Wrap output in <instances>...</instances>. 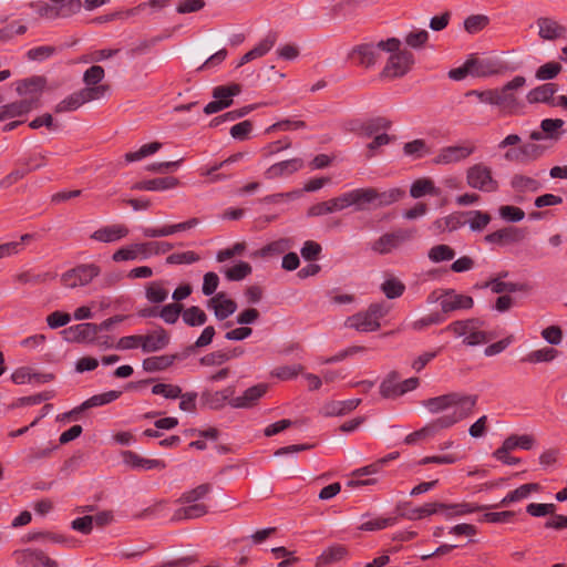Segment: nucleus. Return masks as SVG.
I'll return each instance as SVG.
<instances>
[{
    "label": "nucleus",
    "instance_id": "obj_1",
    "mask_svg": "<svg viewBox=\"0 0 567 567\" xmlns=\"http://www.w3.org/2000/svg\"><path fill=\"white\" fill-rule=\"evenodd\" d=\"M422 404L430 413L436 414L444 412V414L437 417L433 423L409 434L405 437L408 444H413L441 429L451 427L467 417L476 404V396L452 392L427 399L423 401Z\"/></svg>",
    "mask_w": 567,
    "mask_h": 567
},
{
    "label": "nucleus",
    "instance_id": "obj_2",
    "mask_svg": "<svg viewBox=\"0 0 567 567\" xmlns=\"http://www.w3.org/2000/svg\"><path fill=\"white\" fill-rule=\"evenodd\" d=\"M43 86L44 80L39 76L27 79L19 83L17 87L18 93L30 94V97L1 106L0 121L21 116L30 112L33 107L37 106L38 94L41 92Z\"/></svg>",
    "mask_w": 567,
    "mask_h": 567
},
{
    "label": "nucleus",
    "instance_id": "obj_3",
    "mask_svg": "<svg viewBox=\"0 0 567 567\" xmlns=\"http://www.w3.org/2000/svg\"><path fill=\"white\" fill-rule=\"evenodd\" d=\"M486 508L485 506H473L470 503H455L447 504L442 502H434L425 504L421 507L412 509L410 513H402L403 516H406L409 519H421L423 517L443 513L446 518H452L454 516H464L470 513H474L480 509Z\"/></svg>",
    "mask_w": 567,
    "mask_h": 567
},
{
    "label": "nucleus",
    "instance_id": "obj_4",
    "mask_svg": "<svg viewBox=\"0 0 567 567\" xmlns=\"http://www.w3.org/2000/svg\"><path fill=\"white\" fill-rule=\"evenodd\" d=\"M390 307L385 302L372 303L365 311L349 317L344 326L360 332L375 331L380 320L388 315Z\"/></svg>",
    "mask_w": 567,
    "mask_h": 567
},
{
    "label": "nucleus",
    "instance_id": "obj_5",
    "mask_svg": "<svg viewBox=\"0 0 567 567\" xmlns=\"http://www.w3.org/2000/svg\"><path fill=\"white\" fill-rule=\"evenodd\" d=\"M400 45L401 41L396 38L381 40L378 43H363L352 49L349 53V59L357 61L360 65L369 68L375 63L380 51H393Z\"/></svg>",
    "mask_w": 567,
    "mask_h": 567
},
{
    "label": "nucleus",
    "instance_id": "obj_6",
    "mask_svg": "<svg viewBox=\"0 0 567 567\" xmlns=\"http://www.w3.org/2000/svg\"><path fill=\"white\" fill-rule=\"evenodd\" d=\"M446 330L456 337H464L467 346H480L488 342L492 336L484 330V322L480 319H467L452 322Z\"/></svg>",
    "mask_w": 567,
    "mask_h": 567
},
{
    "label": "nucleus",
    "instance_id": "obj_7",
    "mask_svg": "<svg viewBox=\"0 0 567 567\" xmlns=\"http://www.w3.org/2000/svg\"><path fill=\"white\" fill-rule=\"evenodd\" d=\"M172 248L173 245L165 241L134 244L116 250L113 255V260H144L153 255L165 254L169 251Z\"/></svg>",
    "mask_w": 567,
    "mask_h": 567
},
{
    "label": "nucleus",
    "instance_id": "obj_8",
    "mask_svg": "<svg viewBox=\"0 0 567 567\" xmlns=\"http://www.w3.org/2000/svg\"><path fill=\"white\" fill-rule=\"evenodd\" d=\"M466 183L471 188L484 193L498 189V182L494 178L492 168L484 163H476L466 169Z\"/></svg>",
    "mask_w": 567,
    "mask_h": 567
},
{
    "label": "nucleus",
    "instance_id": "obj_9",
    "mask_svg": "<svg viewBox=\"0 0 567 567\" xmlns=\"http://www.w3.org/2000/svg\"><path fill=\"white\" fill-rule=\"evenodd\" d=\"M476 150L471 141H463L460 144L442 147L433 159L436 165L457 164L468 158Z\"/></svg>",
    "mask_w": 567,
    "mask_h": 567
},
{
    "label": "nucleus",
    "instance_id": "obj_10",
    "mask_svg": "<svg viewBox=\"0 0 567 567\" xmlns=\"http://www.w3.org/2000/svg\"><path fill=\"white\" fill-rule=\"evenodd\" d=\"M107 87L105 85H100L97 87H84L63 101H61L56 107V112H70L79 109L81 105H83L86 102L101 99L104 96Z\"/></svg>",
    "mask_w": 567,
    "mask_h": 567
},
{
    "label": "nucleus",
    "instance_id": "obj_11",
    "mask_svg": "<svg viewBox=\"0 0 567 567\" xmlns=\"http://www.w3.org/2000/svg\"><path fill=\"white\" fill-rule=\"evenodd\" d=\"M391 53L388 63L384 68V74L391 78H399L404 75L414 63V56L412 52L408 50H402L401 45L393 51H388Z\"/></svg>",
    "mask_w": 567,
    "mask_h": 567
},
{
    "label": "nucleus",
    "instance_id": "obj_12",
    "mask_svg": "<svg viewBox=\"0 0 567 567\" xmlns=\"http://www.w3.org/2000/svg\"><path fill=\"white\" fill-rule=\"evenodd\" d=\"M100 274V268L95 265H81L64 272L61 282L68 288L87 285L94 277Z\"/></svg>",
    "mask_w": 567,
    "mask_h": 567
},
{
    "label": "nucleus",
    "instance_id": "obj_13",
    "mask_svg": "<svg viewBox=\"0 0 567 567\" xmlns=\"http://www.w3.org/2000/svg\"><path fill=\"white\" fill-rule=\"evenodd\" d=\"M414 233L410 229H396L392 233L382 235L372 244V249L381 255L391 252L400 244L413 238Z\"/></svg>",
    "mask_w": 567,
    "mask_h": 567
},
{
    "label": "nucleus",
    "instance_id": "obj_14",
    "mask_svg": "<svg viewBox=\"0 0 567 567\" xmlns=\"http://www.w3.org/2000/svg\"><path fill=\"white\" fill-rule=\"evenodd\" d=\"M100 328L95 323H79L64 329L61 333L68 342H92Z\"/></svg>",
    "mask_w": 567,
    "mask_h": 567
},
{
    "label": "nucleus",
    "instance_id": "obj_15",
    "mask_svg": "<svg viewBox=\"0 0 567 567\" xmlns=\"http://www.w3.org/2000/svg\"><path fill=\"white\" fill-rule=\"evenodd\" d=\"M526 83L524 76L517 75L506 83L502 89L494 90L495 102L501 107H513L516 105L515 92L522 89Z\"/></svg>",
    "mask_w": 567,
    "mask_h": 567
},
{
    "label": "nucleus",
    "instance_id": "obj_16",
    "mask_svg": "<svg viewBox=\"0 0 567 567\" xmlns=\"http://www.w3.org/2000/svg\"><path fill=\"white\" fill-rule=\"evenodd\" d=\"M121 455L123 463L132 470L152 471L165 468V463L163 461L155 458H146L130 450L123 451Z\"/></svg>",
    "mask_w": 567,
    "mask_h": 567
},
{
    "label": "nucleus",
    "instance_id": "obj_17",
    "mask_svg": "<svg viewBox=\"0 0 567 567\" xmlns=\"http://www.w3.org/2000/svg\"><path fill=\"white\" fill-rule=\"evenodd\" d=\"M207 306L209 309L214 310L218 320H225L237 309L236 302L228 298L225 292H218L215 295L208 300Z\"/></svg>",
    "mask_w": 567,
    "mask_h": 567
},
{
    "label": "nucleus",
    "instance_id": "obj_18",
    "mask_svg": "<svg viewBox=\"0 0 567 567\" xmlns=\"http://www.w3.org/2000/svg\"><path fill=\"white\" fill-rule=\"evenodd\" d=\"M121 395L120 391H109L105 393L96 394L84 401L79 408L72 410L71 412L64 414V417H73L75 419L78 414L84 410L102 406L104 404L111 403L115 401Z\"/></svg>",
    "mask_w": 567,
    "mask_h": 567
},
{
    "label": "nucleus",
    "instance_id": "obj_19",
    "mask_svg": "<svg viewBox=\"0 0 567 567\" xmlns=\"http://www.w3.org/2000/svg\"><path fill=\"white\" fill-rule=\"evenodd\" d=\"M168 343L169 334L163 328L142 336V351L145 353L159 351Z\"/></svg>",
    "mask_w": 567,
    "mask_h": 567
},
{
    "label": "nucleus",
    "instance_id": "obj_20",
    "mask_svg": "<svg viewBox=\"0 0 567 567\" xmlns=\"http://www.w3.org/2000/svg\"><path fill=\"white\" fill-rule=\"evenodd\" d=\"M266 384H257L247 389L243 395L230 400V405L237 409H247L254 406L257 401L266 393Z\"/></svg>",
    "mask_w": 567,
    "mask_h": 567
},
{
    "label": "nucleus",
    "instance_id": "obj_21",
    "mask_svg": "<svg viewBox=\"0 0 567 567\" xmlns=\"http://www.w3.org/2000/svg\"><path fill=\"white\" fill-rule=\"evenodd\" d=\"M538 25V34L542 39L553 41L566 33V27L558 23L556 20L547 17L538 18L536 21Z\"/></svg>",
    "mask_w": 567,
    "mask_h": 567
},
{
    "label": "nucleus",
    "instance_id": "obj_22",
    "mask_svg": "<svg viewBox=\"0 0 567 567\" xmlns=\"http://www.w3.org/2000/svg\"><path fill=\"white\" fill-rule=\"evenodd\" d=\"M473 303L472 297L456 293L454 290H446L445 297L442 299V311L449 313L455 310L470 309Z\"/></svg>",
    "mask_w": 567,
    "mask_h": 567
},
{
    "label": "nucleus",
    "instance_id": "obj_23",
    "mask_svg": "<svg viewBox=\"0 0 567 567\" xmlns=\"http://www.w3.org/2000/svg\"><path fill=\"white\" fill-rule=\"evenodd\" d=\"M303 166V161L301 158H291L287 161H282L271 165L265 173L267 178H277L281 176L291 175L295 172H298Z\"/></svg>",
    "mask_w": 567,
    "mask_h": 567
},
{
    "label": "nucleus",
    "instance_id": "obj_24",
    "mask_svg": "<svg viewBox=\"0 0 567 567\" xmlns=\"http://www.w3.org/2000/svg\"><path fill=\"white\" fill-rule=\"evenodd\" d=\"M565 122L560 118H545L540 122L542 131H534L530 134V138L539 141L543 138H557L560 135V130Z\"/></svg>",
    "mask_w": 567,
    "mask_h": 567
},
{
    "label": "nucleus",
    "instance_id": "obj_25",
    "mask_svg": "<svg viewBox=\"0 0 567 567\" xmlns=\"http://www.w3.org/2000/svg\"><path fill=\"white\" fill-rule=\"evenodd\" d=\"M361 403V399H351L346 401H332L324 404L321 409V413L324 416H341L353 411Z\"/></svg>",
    "mask_w": 567,
    "mask_h": 567
},
{
    "label": "nucleus",
    "instance_id": "obj_26",
    "mask_svg": "<svg viewBox=\"0 0 567 567\" xmlns=\"http://www.w3.org/2000/svg\"><path fill=\"white\" fill-rule=\"evenodd\" d=\"M350 204L357 210H364L369 205L375 206V189L374 188H357L348 192Z\"/></svg>",
    "mask_w": 567,
    "mask_h": 567
},
{
    "label": "nucleus",
    "instance_id": "obj_27",
    "mask_svg": "<svg viewBox=\"0 0 567 567\" xmlns=\"http://www.w3.org/2000/svg\"><path fill=\"white\" fill-rule=\"evenodd\" d=\"M187 505L178 508L172 516L174 522H183L199 518L208 513V507L204 503H186Z\"/></svg>",
    "mask_w": 567,
    "mask_h": 567
},
{
    "label": "nucleus",
    "instance_id": "obj_28",
    "mask_svg": "<svg viewBox=\"0 0 567 567\" xmlns=\"http://www.w3.org/2000/svg\"><path fill=\"white\" fill-rule=\"evenodd\" d=\"M178 181L174 177L154 178L136 183L132 188L136 190L161 192L174 188Z\"/></svg>",
    "mask_w": 567,
    "mask_h": 567
},
{
    "label": "nucleus",
    "instance_id": "obj_29",
    "mask_svg": "<svg viewBox=\"0 0 567 567\" xmlns=\"http://www.w3.org/2000/svg\"><path fill=\"white\" fill-rule=\"evenodd\" d=\"M128 234L124 225H112L97 229L92 234V238L102 243L116 241Z\"/></svg>",
    "mask_w": 567,
    "mask_h": 567
},
{
    "label": "nucleus",
    "instance_id": "obj_30",
    "mask_svg": "<svg viewBox=\"0 0 567 567\" xmlns=\"http://www.w3.org/2000/svg\"><path fill=\"white\" fill-rule=\"evenodd\" d=\"M539 489V485L536 484V483H529V484H524L522 486H519L518 488L509 492L502 501L499 504L495 505L494 507H502V506H507L509 505L511 503H515V502H519L526 497H528V495L532 493V492H536Z\"/></svg>",
    "mask_w": 567,
    "mask_h": 567
},
{
    "label": "nucleus",
    "instance_id": "obj_31",
    "mask_svg": "<svg viewBox=\"0 0 567 567\" xmlns=\"http://www.w3.org/2000/svg\"><path fill=\"white\" fill-rule=\"evenodd\" d=\"M347 556L346 547L341 545H334L326 549L318 558H317V567H324L334 563L342 560Z\"/></svg>",
    "mask_w": 567,
    "mask_h": 567
},
{
    "label": "nucleus",
    "instance_id": "obj_32",
    "mask_svg": "<svg viewBox=\"0 0 567 567\" xmlns=\"http://www.w3.org/2000/svg\"><path fill=\"white\" fill-rule=\"evenodd\" d=\"M426 194L437 196L440 195V189L435 187L433 181L430 178L416 179L410 188V195L413 198H421Z\"/></svg>",
    "mask_w": 567,
    "mask_h": 567
},
{
    "label": "nucleus",
    "instance_id": "obj_33",
    "mask_svg": "<svg viewBox=\"0 0 567 567\" xmlns=\"http://www.w3.org/2000/svg\"><path fill=\"white\" fill-rule=\"evenodd\" d=\"M511 186L518 193L537 192L540 189V183L529 176L516 174L511 179Z\"/></svg>",
    "mask_w": 567,
    "mask_h": 567
},
{
    "label": "nucleus",
    "instance_id": "obj_34",
    "mask_svg": "<svg viewBox=\"0 0 567 567\" xmlns=\"http://www.w3.org/2000/svg\"><path fill=\"white\" fill-rule=\"evenodd\" d=\"M557 92V85L554 83H546L532 90L527 94V100L530 103L549 102L554 94Z\"/></svg>",
    "mask_w": 567,
    "mask_h": 567
},
{
    "label": "nucleus",
    "instance_id": "obj_35",
    "mask_svg": "<svg viewBox=\"0 0 567 567\" xmlns=\"http://www.w3.org/2000/svg\"><path fill=\"white\" fill-rule=\"evenodd\" d=\"M491 221V216L482 210L465 212V225H468L473 231L483 230Z\"/></svg>",
    "mask_w": 567,
    "mask_h": 567
},
{
    "label": "nucleus",
    "instance_id": "obj_36",
    "mask_svg": "<svg viewBox=\"0 0 567 567\" xmlns=\"http://www.w3.org/2000/svg\"><path fill=\"white\" fill-rule=\"evenodd\" d=\"M241 92V86L239 84H230V85H220L216 86L213 91L214 99L219 102H227V107L233 104V97L238 95Z\"/></svg>",
    "mask_w": 567,
    "mask_h": 567
},
{
    "label": "nucleus",
    "instance_id": "obj_37",
    "mask_svg": "<svg viewBox=\"0 0 567 567\" xmlns=\"http://www.w3.org/2000/svg\"><path fill=\"white\" fill-rule=\"evenodd\" d=\"M470 74L474 76H487L494 72L493 64L488 60L472 56L467 60Z\"/></svg>",
    "mask_w": 567,
    "mask_h": 567
},
{
    "label": "nucleus",
    "instance_id": "obj_38",
    "mask_svg": "<svg viewBox=\"0 0 567 567\" xmlns=\"http://www.w3.org/2000/svg\"><path fill=\"white\" fill-rule=\"evenodd\" d=\"M177 359V354L172 355H161V357H151L144 360L143 368L146 371H159L164 370L173 364V362Z\"/></svg>",
    "mask_w": 567,
    "mask_h": 567
},
{
    "label": "nucleus",
    "instance_id": "obj_39",
    "mask_svg": "<svg viewBox=\"0 0 567 567\" xmlns=\"http://www.w3.org/2000/svg\"><path fill=\"white\" fill-rule=\"evenodd\" d=\"M168 293L169 291L164 287L163 281H153L146 287V298L153 303L164 302Z\"/></svg>",
    "mask_w": 567,
    "mask_h": 567
},
{
    "label": "nucleus",
    "instance_id": "obj_40",
    "mask_svg": "<svg viewBox=\"0 0 567 567\" xmlns=\"http://www.w3.org/2000/svg\"><path fill=\"white\" fill-rule=\"evenodd\" d=\"M212 492L210 484H200L197 487L185 492L181 498V503H200Z\"/></svg>",
    "mask_w": 567,
    "mask_h": 567
},
{
    "label": "nucleus",
    "instance_id": "obj_41",
    "mask_svg": "<svg viewBox=\"0 0 567 567\" xmlns=\"http://www.w3.org/2000/svg\"><path fill=\"white\" fill-rule=\"evenodd\" d=\"M517 229L515 228H503L497 231L491 233L485 236V240L491 244H503L515 241L518 239Z\"/></svg>",
    "mask_w": 567,
    "mask_h": 567
},
{
    "label": "nucleus",
    "instance_id": "obj_42",
    "mask_svg": "<svg viewBox=\"0 0 567 567\" xmlns=\"http://www.w3.org/2000/svg\"><path fill=\"white\" fill-rule=\"evenodd\" d=\"M381 290L389 299H395L402 296L405 286L398 278L390 277L381 285Z\"/></svg>",
    "mask_w": 567,
    "mask_h": 567
},
{
    "label": "nucleus",
    "instance_id": "obj_43",
    "mask_svg": "<svg viewBox=\"0 0 567 567\" xmlns=\"http://www.w3.org/2000/svg\"><path fill=\"white\" fill-rule=\"evenodd\" d=\"M404 192L400 188H393L385 192H378L375 189V207H383L400 200Z\"/></svg>",
    "mask_w": 567,
    "mask_h": 567
},
{
    "label": "nucleus",
    "instance_id": "obj_44",
    "mask_svg": "<svg viewBox=\"0 0 567 567\" xmlns=\"http://www.w3.org/2000/svg\"><path fill=\"white\" fill-rule=\"evenodd\" d=\"M183 320L190 327H199L207 321V316L199 307L193 306L183 312Z\"/></svg>",
    "mask_w": 567,
    "mask_h": 567
},
{
    "label": "nucleus",
    "instance_id": "obj_45",
    "mask_svg": "<svg viewBox=\"0 0 567 567\" xmlns=\"http://www.w3.org/2000/svg\"><path fill=\"white\" fill-rule=\"evenodd\" d=\"M226 278L231 281H239L251 272V266L248 262L240 261L237 265L223 269Z\"/></svg>",
    "mask_w": 567,
    "mask_h": 567
},
{
    "label": "nucleus",
    "instance_id": "obj_46",
    "mask_svg": "<svg viewBox=\"0 0 567 567\" xmlns=\"http://www.w3.org/2000/svg\"><path fill=\"white\" fill-rule=\"evenodd\" d=\"M291 248V240L288 238H280L275 240L265 247H262L259 251L260 256H270V255H279Z\"/></svg>",
    "mask_w": 567,
    "mask_h": 567
},
{
    "label": "nucleus",
    "instance_id": "obj_47",
    "mask_svg": "<svg viewBox=\"0 0 567 567\" xmlns=\"http://www.w3.org/2000/svg\"><path fill=\"white\" fill-rule=\"evenodd\" d=\"M161 147H162V144L159 142H153V143L145 144L138 151L127 153L125 155V159L127 162L141 161L144 157L156 153L157 151L161 150Z\"/></svg>",
    "mask_w": 567,
    "mask_h": 567
},
{
    "label": "nucleus",
    "instance_id": "obj_48",
    "mask_svg": "<svg viewBox=\"0 0 567 567\" xmlns=\"http://www.w3.org/2000/svg\"><path fill=\"white\" fill-rule=\"evenodd\" d=\"M557 350L547 347L532 351L524 360L530 363L549 362L557 357Z\"/></svg>",
    "mask_w": 567,
    "mask_h": 567
},
{
    "label": "nucleus",
    "instance_id": "obj_49",
    "mask_svg": "<svg viewBox=\"0 0 567 567\" xmlns=\"http://www.w3.org/2000/svg\"><path fill=\"white\" fill-rule=\"evenodd\" d=\"M455 251L447 245H436L429 250V258L434 262L452 260Z\"/></svg>",
    "mask_w": 567,
    "mask_h": 567
},
{
    "label": "nucleus",
    "instance_id": "obj_50",
    "mask_svg": "<svg viewBox=\"0 0 567 567\" xmlns=\"http://www.w3.org/2000/svg\"><path fill=\"white\" fill-rule=\"evenodd\" d=\"M277 37L275 33H269L256 47L250 50L254 60L266 55L276 44Z\"/></svg>",
    "mask_w": 567,
    "mask_h": 567
},
{
    "label": "nucleus",
    "instance_id": "obj_51",
    "mask_svg": "<svg viewBox=\"0 0 567 567\" xmlns=\"http://www.w3.org/2000/svg\"><path fill=\"white\" fill-rule=\"evenodd\" d=\"M489 22V18L484 14L470 16L465 22L464 28L468 33H477L483 30Z\"/></svg>",
    "mask_w": 567,
    "mask_h": 567
},
{
    "label": "nucleus",
    "instance_id": "obj_52",
    "mask_svg": "<svg viewBox=\"0 0 567 567\" xmlns=\"http://www.w3.org/2000/svg\"><path fill=\"white\" fill-rule=\"evenodd\" d=\"M38 550L21 549L16 550L12 556L17 564L24 567H35Z\"/></svg>",
    "mask_w": 567,
    "mask_h": 567
},
{
    "label": "nucleus",
    "instance_id": "obj_53",
    "mask_svg": "<svg viewBox=\"0 0 567 567\" xmlns=\"http://www.w3.org/2000/svg\"><path fill=\"white\" fill-rule=\"evenodd\" d=\"M430 152L425 141L414 140L404 145V154L414 158H420Z\"/></svg>",
    "mask_w": 567,
    "mask_h": 567
},
{
    "label": "nucleus",
    "instance_id": "obj_54",
    "mask_svg": "<svg viewBox=\"0 0 567 567\" xmlns=\"http://www.w3.org/2000/svg\"><path fill=\"white\" fill-rule=\"evenodd\" d=\"M404 40L409 47L417 49L426 43L429 40V32L426 30L414 29L405 35Z\"/></svg>",
    "mask_w": 567,
    "mask_h": 567
},
{
    "label": "nucleus",
    "instance_id": "obj_55",
    "mask_svg": "<svg viewBox=\"0 0 567 567\" xmlns=\"http://www.w3.org/2000/svg\"><path fill=\"white\" fill-rule=\"evenodd\" d=\"M487 286L494 293L515 292L525 289L524 285L505 282L499 279H493Z\"/></svg>",
    "mask_w": 567,
    "mask_h": 567
},
{
    "label": "nucleus",
    "instance_id": "obj_56",
    "mask_svg": "<svg viewBox=\"0 0 567 567\" xmlns=\"http://www.w3.org/2000/svg\"><path fill=\"white\" fill-rule=\"evenodd\" d=\"M398 377L395 373L389 375L380 386V392L384 398L399 396L400 383L396 382Z\"/></svg>",
    "mask_w": 567,
    "mask_h": 567
},
{
    "label": "nucleus",
    "instance_id": "obj_57",
    "mask_svg": "<svg viewBox=\"0 0 567 567\" xmlns=\"http://www.w3.org/2000/svg\"><path fill=\"white\" fill-rule=\"evenodd\" d=\"M394 523H395V518L378 517V518H373V519H369L367 522H363L360 525L359 528L361 530H369V532L380 530V529H383V528H385L388 526H392Z\"/></svg>",
    "mask_w": 567,
    "mask_h": 567
},
{
    "label": "nucleus",
    "instance_id": "obj_58",
    "mask_svg": "<svg viewBox=\"0 0 567 567\" xmlns=\"http://www.w3.org/2000/svg\"><path fill=\"white\" fill-rule=\"evenodd\" d=\"M183 310V306L179 303H169L164 306L158 316L166 322V323H175Z\"/></svg>",
    "mask_w": 567,
    "mask_h": 567
},
{
    "label": "nucleus",
    "instance_id": "obj_59",
    "mask_svg": "<svg viewBox=\"0 0 567 567\" xmlns=\"http://www.w3.org/2000/svg\"><path fill=\"white\" fill-rule=\"evenodd\" d=\"M103 78L104 69L100 65H93L85 71L83 80L87 87H97Z\"/></svg>",
    "mask_w": 567,
    "mask_h": 567
},
{
    "label": "nucleus",
    "instance_id": "obj_60",
    "mask_svg": "<svg viewBox=\"0 0 567 567\" xmlns=\"http://www.w3.org/2000/svg\"><path fill=\"white\" fill-rule=\"evenodd\" d=\"M152 392L167 399H176L181 396L182 389L173 384L157 383L153 386Z\"/></svg>",
    "mask_w": 567,
    "mask_h": 567
},
{
    "label": "nucleus",
    "instance_id": "obj_61",
    "mask_svg": "<svg viewBox=\"0 0 567 567\" xmlns=\"http://www.w3.org/2000/svg\"><path fill=\"white\" fill-rule=\"evenodd\" d=\"M561 70V65L557 62H548L539 66L536 71V78L538 80H550L554 79Z\"/></svg>",
    "mask_w": 567,
    "mask_h": 567
},
{
    "label": "nucleus",
    "instance_id": "obj_62",
    "mask_svg": "<svg viewBox=\"0 0 567 567\" xmlns=\"http://www.w3.org/2000/svg\"><path fill=\"white\" fill-rule=\"evenodd\" d=\"M230 360V355L224 351H215L200 358L199 363L202 365L212 367L220 365Z\"/></svg>",
    "mask_w": 567,
    "mask_h": 567
},
{
    "label": "nucleus",
    "instance_id": "obj_63",
    "mask_svg": "<svg viewBox=\"0 0 567 567\" xmlns=\"http://www.w3.org/2000/svg\"><path fill=\"white\" fill-rule=\"evenodd\" d=\"M391 122L385 117H375L367 121L363 125V130L368 135L375 134L382 130H388Z\"/></svg>",
    "mask_w": 567,
    "mask_h": 567
},
{
    "label": "nucleus",
    "instance_id": "obj_64",
    "mask_svg": "<svg viewBox=\"0 0 567 567\" xmlns=\"http://www.w3.org/2000/svg\"><path fill=\"white\" fill-rule=\"evenodd\" d=\"M498 212L499 216L508 221H520L525 217L524 210L516 206H501Z\"/></svg>",
    "mask_w": 567,
    "mask_h": 567
}]
</instances>
